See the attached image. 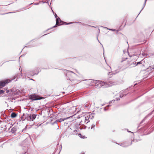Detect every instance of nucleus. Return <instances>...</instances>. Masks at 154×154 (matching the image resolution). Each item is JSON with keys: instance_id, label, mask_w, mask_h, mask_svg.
Returning a JSON list of instances; mask_svg holds the SVG:
<instances>
[{"instance_id": "obj_43", "label": "nucleus", "mask_w": 154, "mask_h": 154, "mask_svg": "<svg viewBox=\"0 0 154 154\" xmlns=\"http://www.w3.org/2000/svg\"><path fill=\"white\" fill-rule=\"evenodd\" d=\"M46 35V34H44L43 35Z\"/></svg>"}, {"instance_id": "obj_18", "label": "nucleus", "mask_w": 154, "mask_h": 154, "mask_svg": "<svg viewBox=\"0 0 154 154\" xmlns=\"http://www.w3.org/2000/svg\"><path fill=\"white\" fill-rule=\"evenodd\" d=\"M89 119L88 118V117L87 116V114L85 115V121L86 122L87 121H88V120H89Z\"/></svg>"}, {"instance_id": "obj_23", "label": "nucleus", "mask_w": 154, "mask_h": 154, "mask_svg": "<svg viewBox=\"0 0 154 154\" xmlns=\"http://www.w3.org/2000/svg\"><path fill=\"white\" fill-rule=\"evenodd\" d=\"M38 4H39V3H32L31 4H30V5L33 4L34 5H38Z\"/></svg>"}, {"instance_id": "obj_20", "label": "nucleus", "mask_w": 154, "mask_h": 154, "mask_svg": "<svg viewBox=\"0 0 154 154\" xmlns=\"http://www.w3.org/2000/svg\"><path fill=\"white\" fill-rule=\"evenodd\" d=\"M95 126V125L94 124H92L91 126V129H92L94 128Z\"/></svg>"}, {"instance_id": "obj_22", "label": "nucleus", "mask_w": 154, "mask_h": 154, "mask_svg": "<svg viewBox=\"0 0 154 154\" xmlns=\"http://www.w3.org/2000/svg\"><path fill=\"white\" fill-rule=\"evenodd\" d=\"M125 95V94H123L122 95H120V97H122L123 96H124Z\"/></svg>"}, {"instance_id": "obj_19", "label": "nucleus", "mask_w": 154, "mask_h": 154, "mask_svg": "<svg viewBox=\"0 0 154 154\" xmlns=\"http://www.w3.org/2000/svg\"><path fill=\"white\" fill-rule=\"evenodd\" d=\"M146 0H145V2L144 3V4L143 5V8H142V9H141V10L140 11V12L142 10V9L144 8L145 7V5H146Z\"/></svg>"}, {"instance_id": "obj_29", "label": "nucleus", "mask_w": 154, "mask_h": 154, "mask_svg": "<svg viewBox=\"0 0 154 154\" xmlns=\"http://www.w3.org/2000/svg\"><path fill=\"white\" fill-rule=\"evenodd\" d=\"M104 110H105V111L106 110H107V109H106V107H105L104 108Z\"/></svg>"}, {"instance_id": "obj_27", "label": "nucleus", "mask_w": 154, "mask_h": 154, "mask_svg": "<svg viewBox=\"0 0 154 154\" xmlns=\"http://www.w3.org/2000/svg\"><path fill=\"white\" fill-rule=\"evenodd\" d=\"M82 24L83 25H85L84 24ZM87 25V26H91V27H94V26H90V25Z\"/></svg>"}, {"instance_id": "obj_45", "label": "nucleus", "mask_w": 154, "mask_h": 154, "mask_svg": "<svg viewBox=\"0 0 154 154\" xmlns=\"http://www.w3.org/2000/svg\"><path fill=\"white\" fill-rule=\"evenodd\" d=\"M129 132H131V133H132V132H131V131H129Z\"/></svg>"}, {"instance_id": "obj_40", "label": "nucleus", "mask_w": 154, "mask_h": 154, "mask_svg": "<svg viewBox=\"0 0 154 154\" xmlns=\"http://www.w3.org/2000/svg\"><path fill=\"white\" fill-rule=\"evenodd\" d=\"M60 147H62V146H60Z\"/></svg>"}, {"instance_id": "obj_16", "label": "nucleus", "mask_w": 154, "mask_h": 154, "mask_svg": "<svg viewBox=\"0 0 154 154\" xmlns=\"http://www.w3.org/2000/svg\"><path fill=\"white\" fill-rule=\"evenodd\" d=\"M17 116V114L14 112H12L11 114V117L12 118H15Z\"/></svg>"}, {"instance_id": "obj_44", "label": "nucleus", "mask_w": 154, "mask_h": 154, "mask_svg": "<svg viewBox=\"0 0 154 154\" xmlns=\"http://www.w3.org/2000/svg\"><path fill=\"white\" fill-rule=\"evenodd\" d=\"M10 61L9 60H8V61H7L6 62H8V61Z\"/></svg>"}, {"instance_id": "obj_5", "label": "nucleus", "mask_w": 154, "mask_h": 154, "mask_svg": "<svg viewBox=\"0 0 154 154\" xmlns=\"http://www.w3.org/2000/svg\"><path fill=\"white\" fill-rule=\"evenodd\" d=\"M13 79H14L11 80L8 79L4 81L0 82V88H2L3 87H4L6 85L9 83L10 82H11V81Z\"/></svg>"}, {"instance_id": "obj_10", "label": "nucleus", "mask_w": 154, "mask_h": 154, "mask_svg": "<svg viewBox=\"0 0 154 154\" xmlns=\"http://www.w3.org/2000/svg\"><path fill=\"white\" fill-rule=\"evenodd\" d=\"M77 125L75 124H72L70 126V129L72 130L74 129L75 127H77Z\"/></svg>"}, {"instance_id": "obj_17", "label": "nucleus", "mask_w": 154, "mask_h": 154, "mask_svg": "<svg viewBox=\"0 0 154 154\" xmlns=\"http://www.w3.org/2000/svg\"><path fill=\"white\" fill-rule=\"evenodd\" d=\"M141 63H142V62H141V61H140V62H137L136 64V63H133V64L134 65V66H136L137 65H138L139 64H141Z\"/></svg>"}, {"instance_id": "obj_32", "label": "nucleus", "mask_w": 154, "mask_h": 154, "mask_svg": "<svg viewBox=\"0 0 154 154\" xmlns=\"http://www.w3.org/2000/svg\"><path fill=\"white\" fill-rule=\"evenodd\" d=\"M142 55H143V56H144L145 55V54L144 53H142Z\"/></svg>"}, {"instance_id": "obj_36", "label": "nucleus", "mask_w": 154, "mask_h": 154, "mask_svg": "<svg viewBox=\"0 0 154 154\" xmlns=\"http://www.w3.org/2000/svg\"><path fill=\"white\" fill-rule=\"evenodd\" d=\"M120 100L119 99H117V98L116 99V100Z\"/></svg>"}, {"instance_id": "obj_39", "label": "nucleus", "mask_w": 154, "mask_h": 154, "mask_svg": "<svg viewBox=\"0 0 154 154\" xmlns=\"http://www.w3.org/2000/svg\"><path fill=\"white\" fill-rule=\"evenodd\" d=\"M79 135H81V134H79Z\"/></svg>"}, {"instance_id": "obj_30", "label": "nucleus", "mask_w": 154, "mask_h": 154, "mask_svg": "<svg viewBox=\"0 0 154 154\" xmlns=\"http://www.w3.org/2000/svg\"><path fill=\"white\" fill-rule=\"evenodd\" d=\"M24 154H28V153L27 152H25Z\"/></svg>"}, {"instance_id": "obj_14", "label": "nucleus", "mask_w": 154, "mask_h": 154, "mask_svg": "<svg viewBox=\"0 0 154 154\" xmlns=\"http://www.w3.org/2000/svg\"><path fill=\"white\" fill-rule=\"evenodd\" d=\"M154 69V65L150 66L147 68L148 71H151L152 69Z\"/></svg>"}, {"instance_id": "obj_21", "label": "nucleus", "mask_w": 154, "mask_h": 154, "mask_svg": "<svg viewBox=\"0 0 154 154\" xmlns=\"http://www.w3.org/2000/svg\"><path fill=\"white\" fill-rule=\"evenodd\" d=\"M128 55H129V56L130 57H134V56H135V55H134V54H133V55H130L129 54V53H128Z\"/></svg>"}, {"instance_id": "obj_15", "label": "nucleus", "mask_w": 154, "mask_h": 154, "mask_svg": "<svg viewBox=\"0 0 154 154\" xmlns=\"http://www.w3.org/2000/svg\"><path fill=\"white\" fill-rule=\"evenodd\" d=\"M78 129L77 127H75L74 128V129L73 130V132L72 134L74 135L77 134V131Z\"/></svg>"}, {"instance_id": "obj_37", "label": "nucleus", "mask_w": 154, "mask_h": 154, "mask_svg": "<svg viewBox=\"0 0 154 154\" xmlns=\"http://www.w3.org/2000/svg\"><path fill=\"white\" fill-rule=\"evenodd\" d=\"M111 106V105H108L107 106V107L109 106Z\"/></svg>"}, {"instance_id": "obj_47", "label": "nucleus", "mask_w": 154, "mask_h": 154, "mask_svg": "<svg viewBox=\"0 0 154 154\" xmlns=\"http://www.w3.org/2000/svg\"><path fill=\"white\" fill-rule=\"evenodd\" d=\"M99 42L100 43V44H101V43H100V42Z\"/></svg>"}, {"instance_id": "obj_4", "label": "nucleus", "mask_w": 154, "mask_h": 154, "mask_svg": "<svg viewBox=\"0 0 154 154\" xmlns=\"http://www.w3.org/2000/svg\"><path fill=\"white\" fill-rule=\"evenodd\" d=\"M43 98L42 97H39L38 95L35 94L31 95L29 96V99L32 100H41Z\"/></svg>"}, {"instance_id": "obj_3", "label": "nucleus", "mask_w": 154, "mask_h": 154, "mask_svg": "<svg viewBox=\"0 0 154 154\" xmlns=\"http://www.w3.org/2000/svg\"><path fill=\"white\" fill-rule=\"evenodd\" d=\"M74 23L73 22H69L68 23H67L63 22L61 20L59 17H58L57 19H56V25L53 26L52 27L51 29L53 27H54L56 26V25L59 26L60 25H62L63 24H69L71 23ZM51 29V28H50ZM49 29H48V30H49Z\"/></svg>"}, {"instance_id": "obj_24", "label": "nucleus", "mask_w": 154, "mask_h": 154, "mask_svg": "<svg viewBox=\"0 0 154 154\" xmlns=\"http://www.w3.org/2000/svg\"><path fill=\"white\" fill-rule=\"evenodd\" d=\"M33 47V46H26L24 48H29V47Z\"/></svg>"}, {"instance_id": "obj_1", "label": "nucleus", "mask_w": 154, "mask_h": 154, "mask_svg": "<svg viewBox=\"0 0 154 154\" xmlns=\"http://www.w3.org/2000/svg\"><path fill=\"white\" fill-rule=\"evenodd\" d=\"M85 81H87L88 84H90L91 82L94 83L98 87L103 86L104 88H107L116 85V83L111 82L110 81L106 82L101 81L92 80L91 79L85 80Z\"/></svg>"}, {"instance_id": "obj_11", "label": "nucleus", "mask_w": 154, "mask_h": 154, "mask_svg": "<svg viewBox=\"0 0 154 154\" xmlns=\"http://www.w3.org/2000/svg\"><path fill=\"white\" fill-rule=\"evenodd\" d=\"M87 116L88 117V118H89V119H92L94 117V114H87Z\"/></svg>"}, {"instance_id": "obj_42", "label": "nucleus", "mask_w": 154, "mask_h": 154, "mask_svg": "<svg viewBox=\"0 0 154 154\" xmlns=\"http://www.w3.org/2000/svg\"><path fill=\"white\" fill-rule=\"evenodd\" d=\"M22 56H21L19 58H20V57H22Z\"/></svg>"}, {"instance_id": "obj_33", "label": "nucleus", "mask_w": 154, "mask_h": 154, "mask_svg": "<svg viewBox=\"0 0 154 154\" xmlns=\"http://www.w3.org/2000/svg\"><path fill=\"white\" fill-rule=\"evenodd\" d=\"M29 80H34L32 79H29Z\"/></svg>"}, {"instance_id": "obj_6", "label": "nucleus", "mask_w": 154, "mask_h": 154, "mask_svg": "<svg viewBox=\"0 0 154 154\" xmlns=\"http://www.w3.org/2000/svg\"><path fill=\"white\" fill-rule=\"evenodd\" d=\"M40 68L38 67L35 68L34 70L30 72V76H33L35 75L38 74L39 72Z\"/></svg>"}, {"instance_id": "obj_12", "label": "nucleus", "mask_w": 154, "mask_h": 154, "mask_svg": "<svg viewBox=\"0 0 154 154\" xmlns=\"http://www.w3.org/2000/svg\"><path fill=\"white\" fill-rule=\"evenodd\" d=\"M69 118H70V117H67V118H65L64 119L60 118V119H59L57 120V121H58V122H61L62 121H64V120H66V119H69Z\"/></svg>"}, {"instance_id": "obj_2", "label": "nucleus", "mask_w": 154, "mask_h": 154, "mask_svg": "<svg viewBox=\"0 0 154 154\" xmlns=\"http://www.w3.org/2000/svg\"><path fill=\"white\" fill-rule=\"evenodd\" d=\"M36 115L35 114H23V117L29 121H32L34 120L36 117Z\"/></svg>"}, {"instance_id": "obj_8", "label": "nucleus", "mask_w": 154, "mask_h": 154, "mask_svg": "<svg viewBox=\"0 0 154 154\" xmlns=\"http://www.w3.org/2000/svg\"><path fill=\"white\" fill-rule=\"evenodd\" d=\"M119 72V69H116L114 71L110 72L109 73V75L113 76V75H115L116 74L118 73Z\"/></svg>"}, {"instance_id": "obj_46", "label": "nucleus", "mask_w": 154, "mask_h": 154, "mask_svg": "<svg viewBox=\"0 0 154 154\" xmlns=\"http://www.w3.org/2000/svg\"><path fill=\"white\" fill-rule=\"evenodd\" d=\"M99 42L100 43V44H101V43H100V42Z\"/></svg>"}, {"instance_id": "obj_9", "label": "nucleus", "mask_w": 154, "mask_h": 154, "mask_svg": "<svg viewBox=\"0 0 154 154\" xmlns=\"http://www.w3.org/2000/svg\"><path fill=\"white\" fill-rule=\"evenodd\" d=\"M131 143L130 144H128L127 142H125L124 143L121 144H118V145H120L121 146H122L123 147H127L129 145H131Z\"/></svg>"}, {"instance_id": "obj_34", "label": "nucleus", "mask_w": 154, "mask_h": 154, "mask_svg": "<svg viewBox=\"0 0 154 154\" xmlns=\"http://www.w3.org/2000/svg\"><path fill=\"white\" fill-rule=\"evenodd\" d=\"M90 122L89 120H88L87 122L86 123H88V122Z\"/></svg>"}, {"instance_id": "obj_28", "label": "nucleus", "mask_w": 154, "mask_h": 154, "mask_svg": "<svg viewBox=\"0 0 154 154\" xmlns=\"http://www.w3.org/2000/svg\"><path fill=\"white\" fill-rule=\"evenodd\" d=\"M57 122H58V121H57L56 120V121L54 122V124L57 123Z\"/></svg>"}, {"instance_id": "obj_26", "label": "nucleus", "mask_w": 154, "mask_h": 154, "mask_svg": "<svg viewBox=\"0 0 154 154\" xmlns=\"http://www.w3.org/2000/svg\"><path fill=\"white\" fill-rule=\"evenodd\" d=\"M115 101V100H112V101H110L109 102V103H112V102H114Z\"/></svg>"}, {"instance_id": "obj_35", "label": "nucleus", "mask_w": 154, "mask_h": 154, "mask_svg": "<svg viewBox=\"0 0 154 154\" xmlns=\"http://www.w3.org/2000/svg\"><path fill=\"white\" fill-rule=\"evenodd\" d=\"M12 13V12H9V13H6L5 14H9V13Z\"/></svg>"}, {"instance_id": "obj_38", "label": "nucleus", "mask_w": 154, "mask_h": 154, "mask_svg": "<svg viewBox=\"0 0 154 154\" xmlns=\"http://www.w3.org/2000/svg\"><path fill=\"white\" fill-rule=\"evenodd\" d=\"M111 30L113 31H114L115 30V29H111Z\"/></svg>"}, {"instance_id": "obj_31", "label": "nucleus", "mask_w": 154, "mask_h": 154, "mask_svg": "<svg viewBox=\"0 0 154 154\" xmlns=\"http://www.w3.org/2000/svg\"><path fill=\"white\" fill-rule=\"evenodd\" d=\"M97 40L99 42H100L99 40H98V37L97 36Z\"/></svg>"}, {"instance_id": "obj_25", "label": "nucleus", "mask_w": 154, "mask_h": 154, "mask_svg": "<svg viewBox=\"0 0 154 154\" xmlns=\"http://www.w3.org/2000/svg\"><path fill=\"white\" fill-rule=\"evenodd\" d=\"M54 16H55V18H57L58 17L57 16V15L56 14H55V15H54Z\"/></svg>"}, {"instance_id": "obj_7", "label": "nucleus", "mask_w": 154, "mask_h": 154, "mask_svg": "<svg viewBox=\"0 0 154 154\" xmlns=\"http://www.w3.org/2000/svg\"><path fill=\"white\" fill-rule=\"evenodd\" d=\"M64 72L66 74V76L69 77L70 76H73V75L75 74V73L70 71H68L66 69L64 70Z\"/></svg>"}, {"instance_id": "obj_13", "label": "nucleus", "mask_w": 154, "mask_h": 154, "mask_svg": "<svg viewBox=\"0 0 154 154\" xmlns=\"http://www.w3.org/2000/svg\"><path fill=\"white\" fill-rule=\"evenodd\" d=\"M17 130V129L16 127H13L11 129V131L13 133H14L16 132Z\"/></svg>"}, {"instance_id": "obj_41", "label": "nucleus", "mask_w": 154, "mask_h": 154, "mask_svg": "<svg viewBox=\"0 0 154 154\" xmlns=\"http://www.w3.org/2000/svg\"><path fill=\"white\" fill-rule=\"evenodd\" d=\"M60 147H62V146H60Z\"/></svg>"}]
</instances>
